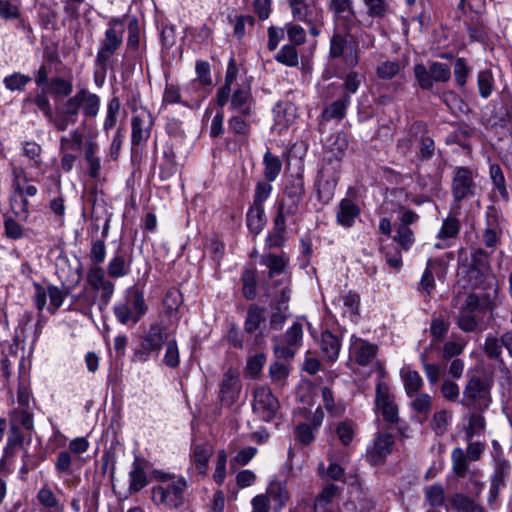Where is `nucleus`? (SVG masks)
Here are the masks:
<instances>
[{
  "label": "nucleus",
  "mask_w": 512,
  "mask_h": 512,
  "mask_svg": "<svg viewBox=\"0 0 512 512\" xmlns=\"http://www.w3.org/2000/svg\"><path fill=\"white\" fill-rule=\"evenodd\" d=\"M240 69L234 57L228 61L224 84L215 95L216 105L223 108L229 103V111L241 114H256L251 83L247 79L238 82Z\"/></svg>",
  "instance_id": "f257e3e1"
},
{
  "label": "nucleus",
  "mask_w": 512,
  "mask_h": 512,
  "mask_svg": "<svg viewBox=\"0 0 512 512\" xmlns=\"http://www.w3.org/2000/svg\"><path fill=\"white\" fill-rule=\"evenodd\" d=\"M100 108V96L87 88H81L57 108L53 125L58 131H65L70 125L77 123L80 113L86 119H94Z\"/></svg>",
  "instance_id": "f03ea898"
},
{
  "label": "nucleus",
  "mask_w": 512,
  "mask_h": 512,
  "mask_svg": "<svg viewBox=\"0 0 512 512\" xmlns=\"http://www.w3.org/2000/svg\"><path fill=\"white\" fill-rule=\"evenodd\" d=\"M187 481L182 476L163 475L160 484L151 488V500L156 506L178 509L185 501Z\"/></svg>",
  "instance_id": "7ed1b4c3"
},
{
  "label": "nucleus",
  "mask_w": 512,
  "mask_h": 512,
  "mask_svg": "<svg viewBox=\"0 0 512 512\" xmlns=\"http://www.w3.org/2000/svg\"><path fill=\"white\" fill-rule=\"evenodd\" d=\"M341 170V158L335 154H329L322 160L316 179L318 199L328 203L334 195Z\"/></svg>",
  "instance_id": "20e7f679"
},
{
  "label": "nucleus",
  "mask_w": 512,
  "mask_h": 512,
  "mask_svg": "<svg viewBox=\"0 0 512 512\" xmlns=\"http://www.w3.org/2000/svg\"><path fill=\"white\" fill-rule=\"evenodd\" d=\"M147 310L144 293L136 286L128 288L124 301L115 304L113 308L117 321L123 325L138 323Z\"/></svg>",
  "instance_id": "39448f33"
},
{
  "label": "nucleus",
  "mask_w": 512,
  "mask_h": 512,
  "mask_svg": "<svg viewBox=\"0 0 512 512\" xmlns=\"http://www.w3.org/2000/svg\"><path fill=\"white\" fill-rule=\"evenodd\" d=\"M124 26V20L121 18H112L109 21L96 55V63L101 67H106L112 56L121 47Z\"/></svg>",
  "instance_id": "423d86ee"
},
{
  "label": "nucleus",
  "mask_w": 512,
  "mask_h": 512,
  "mask_svg": "<svg viewBox=\"0 0 512 512\" xmlns=\"http://www.w3.org/2000/svg\"><path fill=\"white\" fill-rule=\"evenodd\" d=\"M329 55L332 58H343L349 67H355L360 61V49L357 47L355 35L351 32L334 33L330 39Z\"/></svg>",
  "instance_id": "0eeeda50"
},
{
  "label": "nucleus",
  "mask_w": 512,
  "mask_h": 512,
  "mask_svg": "<svg viewBox=\"0 0 512 512\" xmlns=\"http://www.w3.org/2000/svg\"><path fill=\"white\" fill-rule=\"evenodd\" d=\"M476 174L468 167H456L451 181V192L455 202L460 203L476 196L478 184Z\"/></svg>",
  "instance_id": "6e6552de"
},
{
  "label": "nucleus",
  "mask_w": 512,
  "mask_h": 512,
  "mask_svg": "<svg viewBox=\"0 0 512 512\" xmlns=\"http://www.w3.org/2000/svg\"><path fill=\"white\" fill-rule=\"evenodd\" d=\"M375 409L384 421L389 424H396L399 421V408L390 386L379 379L375 388Z\"/></svg>",
  "instance_id": "1a4fd4ad"
},
{
  "label": "nucleus",
  "mask_w": 512,
  "mask_h": 512,
  "mask_svg": "<svg viewBox=\"0 0 512 512\" xmlns=\"http://www.w3.org/2000/svg\"><path fill=\"white\" fill-rule=\"evenodd\" d=\"M303 327L299 322H294L288 328L284 336L273 339V351L279 359H291L302 346Z\"/></svg>",
  "instance_id": "9d476101"
},
{
  "label": "nucleus",
  "mask_w": 512,
  "mask_h": 512,
  "mask_svg": "<svg viewBox=\"0 0 512 512\" xmlns=\"http://www.w3.org/2000/svg\"><path fill=\"white\" fill-rule=\"evenodd\" d=\"M102 266H90L87 271V283L91 289L99 294L100 308L106 307L115 292V283Z\"/></svg>",
  "instance_id": "9b49d317"
},
{
  "label": "nucleus",
  "mask_w": 512,
  "mask_h": 512,
  "mask_svg": "<svg viewBox=\"0 0 512 512\" xmlns=\"http://www.w3.org/2000/svg\"><path fill=\"white\" fill-rule=\"evenodd\" d=\"M414 75L422 89L430 90L434 82H447L451 78V70L447 64L441 62H432L428 68L423 64H416Z\"/></svg>",
  "instance_id": "f8f14e48"
},
{
  "label": "nucleus",
  "mask_w": 512,
  "mask_h": 512,
  "mask_svg": "<svg viewBox=\"0 0 512 512\" xmlns=\"http://www.w3.org/2000/svg\"><path fill=\"white\" fill-rule=\"evenodd\" d=\"M154 118L149 110L142 108L131 119V143L132 146H143L151 135Z\"/></svg>",
  "instance_id": "ddd939ff"
},
{
  "label": "nucleus",
  "mask_w": 512,
  "mask_h": 512,
  "mask_svg": "<svg viewBox=\"0 0 512 512\" xmlns=\"http://www.w3.org/2000/svg\"><path fill=\"white\" fill-rule=\"evenodd\" d=\"M330 10L333 13L335 25L344 32H352L358 19L351 0H331Z\"/></svg>",
  "instance_id": "4468645a"
},
{
  "label": "nucleus",
  "mask_w": 512,
  "mask_h": 512,
  "mask_svg": "<svg viewBox=\"0 0 512 512\" xmlns=\"http://www.w3.org/2000/svg\"><path fill=\"white\" fill-rule=\"evenodd\" d=\"M462 403L467 407L481 408L489 404V389L480 377H472L463 391Z\"/></svg>",
  "instance_id": "2eb2a0df"
},
{
  "label": "nucleus",
  "mask_w": 512,
  "mask_h": 512,
  "mask_svg": "<svg viewBox=\"0 0 512 512\" xmlns=\"http://www.w3.org/2000/svg\"><path fill=\"white\" fill-rule=\"evenodd\" d=\"M279 408L278 400L272 394L270 388L259 387L254 392L253 410L262 420L270 421L274 418Z\"/></svg>",
  "instance_id": "dca6fc26"
},
{
  "label": "nucleus",
  "mask_w": 512,
  "mask_h": 512,
  "mask_svg": "<svg viewBox=\"0 0 512 512\" xmlns=\"http://www.w3.org/2000/svg\"><path fill=\"white\" fill-rule=\"evenodd\" d=\"M360 304V295L353 290L343 292L333 301V305L342 317L353 323H357L360 319Z\"/></svg>",
  "instance_id": "f3484780"
},
{
  "label": "nucleus",
  "mask_w": 512,
  "mask_h": 512,
  "mask_svg": "<svg viewBox=\"0 0 512 512\" xmlns=\"http://www.w3.org/2000/svg\"><path fill=\"white\" fill-rule=\"evenodd\" d=\"M329 465L325 468L324 463L318 465V473L322 478H328L334 481L343 480L345 469L348 463V454L344 451H332L328 453Z\"/></svg>",
  "instance_id": "a211bd4d"
},
{
  "label": "nucleus",
  "mask_w": 512,
  "mask_h": 512,
  "mask_svg": "<svg viewBox=\"0 0 512 512\" xmlns=\"http://www.w3.org/2000/svg\"><path fill=\"white\" fill-rule=\"evenodd\" d=\"M133 256L121 248L116 249L110 257L106 272L110 278L120 279L130 275Z\"/></svg>",
  "instance_id": "6ab92c4d"
},
{
  "label": "nucleus",
  "mask_w": 512,
  "mask_h": 512,
  "mask_svg": "<svg viewBox=\"0 0 512 512\" xmlns=\"http://www.w3.org/2000/svg\"><path fill=\"white\" fill-rule=\"evenodd\" d=\"M241 383L239 373L235 369H228L220 384V400L226 405L234 404L239 398Z\"/></svg>",
  "instance_id": "aec40b11"
},
{
  "label": "nucleus",
  "mask_w": 512,
  "mask_h": 512,
  "mask_svg": "<svg viewBox=\"0 0 512 512\" xmlns=\"http://www.w3.org/2000/svg\"><path fill=\"white\" fill-rule=\"evenodd\" d=\"M350 354L362 366L369 364L377 355V345L370 343L356 335L350 339Z\"/></svg>",
  "instance_id": "412c9836"
},
{
  "label": "nucleus",
  "mask_w": 512,
  "mask_h": 512,
  "mask_svg": "<svg viewBox=\"0 0 512 512\" xmlns=\"http://www.w3.org/2000/svg\"><path fill=\"white\" fill-rule=\"evenodd\" d=\"M255 122L256 114L232 113L227 121L228 132L241 140H247Z\"/></svg>",
  "instance_id": "4be33fe9"
},
{
  "label": "nucleus",
  "mask_w": 512,
  "mask_h": 512,
  "mask_svg": "<svg viewBox=\"0 0 512 512\" xmlns=\"http://www.w3.org/2000/svg\"><path fill=\"white\" fill-rule=\"evenodd\" d=\"M14 191L21 196L20 201L15 198L11 199V208L15 216L20 220H26L28 217V201L25 197H33L37 194L38 189L32 184L22 183L19 188H14Z\"/></svg>",
  "instance_id": "5701e85b"
},
{
  "label": "nucleus",
  "mask_w": 512,
  "mask_h": 512,
  "mask_svg": "<svg viewBox=\"0 0 512 512\" xmlns=\"http://www.w3.org/2000/svg\"><path fill=\"white\" fill-rule=\"evenodd\" d=\"M265 495L268 496L269 501L273 502L274 512H281L291 498L286 481L280 480L271 481Z\"/></svg>",
  "instance_id": "b1692460"
},
{
  "label": "nucleus",
  "mask_w": 512,
  "mask_h": 512,
  "mask_svg": "<svg viewBox=\"0 0 512 512\" xmlns=\"http://www.w3.org/2000/svg\"><path fill=\"white\" fill-rule=\"evenodd\" d=\"M184 107L191 110L199 109L208 96V89L199 82L190 80L183 87Z\"/></svg>",
  "instance_id": "393cba45"
},
{
  "label": "nucleus",
  "mask_w": 512,
  "mask_h": 512,
  "mask_svg": "<svg viewBox=\"0 0 512 512\" xmlns=\"http://www.w3.org/2000/svg\"><path fill=\"white\" fill-rule=\"evenodd\" d=\"M360 207L349 198H343L336 212V221L343 228H351L360 216Z\"/></svg>",
  "instance_id": "a878e982"
},
{
  "label": "nucleus",
  "mask_w": 512,
  "mask_h": 512,
  "mask_svg": "<svg viewBox=\"0 0 512 512\" xmlns=\"http://www.w3.org/2000/svg\"><path fill=\"white\" fill-rule=\"evenodd\" d=\"M408 398L410 400L409 407L418 418L419 422L422 423L426 421L433 407L432 396L421 391L416 394H412Z\"/></svg>",
  "instance_id": "bb28decb"
},
{
  "label": "nucleus",
  "mask_w": 512,
  "mask_h": 512,
  "mask_svg": "<svg viewBox=\"0 0 512 512\" xmlns=\"http://www.w3.org/2000/svg\"><path fill=\"white\" fill-rule=\"evenodd\" d=\"M39 505L46 512H64L65 504L54 493L48 483H44L36 494Z\"/></svg>",
  "instance_id": "cd10ccee"
},
{
  "label": "nucleus",
  "mask_w": 512,
  "mask_h": 512,
  "mask_svg": "<svg viewBox=\"0 0 512 512\" xmlns=\"http://www.w3.org/2000/svg\"><path fill=\"white\" fill-rule=\"evenodd\" d=\"M146 466L147 463L145 459L135 457L132 463V469L129 472L130 492H139L148 484Z\"/></svg>",
  "instance_id": "c85d7f7f"
},
{
  "label": "nucleus",
  "mask_w": 512,
  "mask_h": 512,
  "mask_svg": "<svg viewBox=\"0 0 512 512\" xmlns=\"http://www.w3.org/2000/svg\"><path fill=\"white\" fill-rule=\"evenodd\" d=\"M320 349L322 358L328 362L334 363L340 353V339L329 330H325L321 334Z\"/></svg>",
  "instance_id": "c756f323"
},
{
  "label": "nucleus",
  "mask_w": 512,
  "mask_h": 512,
  "mask_svg": "<svg viewBox=\"0 0 512 512\" xmlns=\"http://www.w3.org/2000/svg\"><path fill=\"white\" fill-rule=\"evenodd\" d=\"M165 339L163 328L157 324L151 325L141 341V348L147 354L160 351Z\"/></svg>",
  "instance_id": "7c9ffc66"
},
{
  "label": "nucleus",
  "mask_w": 512,
  "mask_h": 512,
  "mask_svg": "<svg viewBox=\"0 0 512 512\" xmlns=\"http://www.w3.org/2000/svg\"><path fill=\"white\" fill-rule=\"evenodd\" d=\"M212 453V447L208 443L197 444L193 447L191 461L200 475H206Z\"/></svg>",
  "instance_id": "2f4dec72"
},
{
  "label": "nucleus",
  "mask_w": 512,
  "mask_h": 512,
  "mask_svg": "<svg viewBox=\"0 0 512 512\" xmlns=\"http://www.w3.org/2000/svg\"><path fill=\"white\" fill-rule=\"evenodd\" d=\"M294 20L310 22L319 10L309 0H287Z\"/></svg>",
  "instance_id": "473e14b6"
},
{
  "label": "nucleus",
  "mask_w": 512,
  "mask_h": 512,
  "mask_svg": "<svg viewBox=\"0 0 512 512\" xmlns=\"http://www.w3.org/2000/svg\"><path fill=\"white\" fill-rule=\"evenodd\" d=\"M400 377L407 397L422 391L424 381L419 372L413 370L410 366H404L400 369Z\"/></svg>",
  "instance_id": "72a5a7b5"
},
{
  "label": "nucleus",
  "mask_w": 512,
  "mask_h": 512,
  "mask_svg": "<svg viewBox=\"0 0 512 512\" xmlns=\"http://www.w3.org/2000/svg\"><path fill=\"white\" fill-rule=\"evenodd\" d=\"M121 113L122 105L120 99L116 96L111 97L106 104L105 117L102 125L106 136H109V132L116 128Z\"/></svg>",
  "instance_id": "f704fd0d"
},
{
  "label": "nucleus",
  "mask_w": 512,
  "mask_h": 512,
  "mask_svg": "<svg viewBox=\"0 0 512 512\" xmlns=\"http://www.w3.org/2000/svg\"><path fill=\"white\" fill-rule=\"evenodd\" d=\"M339 487L333 483L326 484L315 498V512H330L333 500L339 495Z\"/></svg>",
  "instance_id": "c9c22d12"
},
{
  "label": "nucleus",
  "mask_w": 512,
  "mask_h": 512,
  "mask_svg": "<svg viewBox=\"0 0 512 512\" xmlns=\"http://www.w3.org/2000/svg\"><path fill=\"white\" fill-rule=\"evenodd\" d=\"M351 100L348 95H342L339 99L324 108L321 116L325 121L342 120L346 115L347 107Z\"/></svg>",
  "instance_id": "e433bc0d"
},
{
  "label": "nucleus",
  "mask_w": 512,
  "mask_h": 512,
  "mask_svg": "<svg viewBox=\"0 0 512 512\" xmlns=\"http://www.w3.org/2000/svg\"><path fill=\"white\" fill-rule=\"evenodd\" d=\"M248 229L255 235L259 234L266 223L264 206L252 204L246 214Z\"/></svg>",
  "instance_id": "4c0bfd02"
},
{
  "label": "nucleus",
  "mask_w": 512,
  "mask_h": 512,
  "mask_svg": "<svg viewBox=\"0 0 512 512\" xmlns=\"http://www.w3.org/2000/svg\"><path fill=\"white\" fill-rule=\"evenodd\" d=\"M393 437L389 434H380L376 437L373 447L370 450V456L378 462L382 458L386 457L392 451Z\"/></svg>",
  "instance_id": "58836bf2"
},
{
  "label": "nucleus",
  "mask_w": 512,
  "mask_h": 512,
  "mask_svg": "<svg viewBox=\"0 0 512 512\" xmlns=\"http://www.w3.org/2000/svg\"><path fill=\"white\" fill-rule=\"evenodd\" d=\"M265 321V309L251 304L247 309L246 319L244 321V330L247 333H254Z\"/></svg>",
  "instance_id": "ea45409f"
},
{
  "label": "nucleus",
  "mask_w": 512,
  "mask_h": 512,
  "mask_svg": "<svg viewBox=\"0 0 512 512\" xmlns=\"http://www.w3.org/2000/svg\"><path fill=\"white\" fill-rule=\"evenodd\" d=\"M263 175L265 180L273 182L279 176L282 169V162L280 158L272 154L269 150L263 156Z\"/></svg>",
  "instance_id": "a19ab883"
},
{
  "label": "nucleus",
  "mask_w": 512,
  "mask_h": 512,
  "mask_svg": "<svg viewBox=\"0 0 512 512\" xmlns=\"http://www.w3.org/2000/svg\"><path fill=\"white\" fill-rule=\"evenodd\" d=\"M242 294L247 300L257 296V272L254 268H246L241 275Z\"/></svg>",
  "instance_id": "79ce46f5"
},
{
  "label": "nucleus",
  "mask_w": 512,
  "mask_h": 512,
  "mask_svg": "<svg viewBox=\"0 0 512 512\" xmlns=\"http://www.w3.org/2000/svg\"><path fill=\"white\" fill-rule=\"evenodd\" d=\"M305 192L304 179L302 176L293 178L285 187L284 195L287 203H295L298 208L299 202L301 201Z\"/></svg>",
  "instance_id": "37998d69"
},
{
  "label": "nucleus",
  "mask_w": 512,
  "mask_h": 512,
  "mask_svg": "<svg viewBox=\"0 0 512 512\" xmlns=\"http://www.w3.org/2000/svg\"><path fill=\"white\" fill-rule=\"evenodd\" d=\"M274 59L278 63L291 68L297 67L300 60L296 46L292 44L283 45L274 56Z\"/></svg>",
  "instance_id": "c03bdc74"
},
{
  "label": "nucleus",
  "mask_w": 512,
  "mask_h": 512,
  "mask_svg": "<svg viewBox=\"0 0 512 512\" xmlns=\"http://www.w3.org/2000/svg\"><path fill=\"white\" fill-rule=\"evenodd\" d=\"M461 310L477 313L480 315L486 313L487 311L493 310V304L491 301L487 299H481L476 294H470L465 299L464 305L461 307Z\"/></svg>",
  "instance_id": "a18cd8bd"
},
{
  "label": "nucleus",
  "mask_w": 512,
  "mask_h": 512,
  "mask_svg": "<svg viewBox=\"0 0 512 512\" xmlns=\"http://www.w3.org/2000/svg\"><path fill=\"white\" fill-rule=\"evenodd\" d=\"M74 458L67 450L60 451L55 459L54 466L58 478L62 479L73 473Z\"/></svg>",
  "instance_id": "49530a36"
},
{
  "label": "nucleus",
  "mask_w": 512,
  "mask_h": 512,
  "mask_svg": "<svg viewBox=\"0 0 512 512\" xmlns=\"http://www.w3.org/2000/svg\"><path fill=\"white\" fill-rule=\"evenodd\" d=\"M21 12L20 0H0V19L6 22L20 20Z\"/></svg>",
  "instance_id": "de8ad7c7"
},
{
  "label": "nucleus",
  "mask_w": 512,
  "mask_h": 512,
  "mask_svg": "<svg viewBox=\"0 0 512 512\" xmlns=\"http://www.w3.org/2000/svg\"><path fill=\"white\" fill-rule=\"evenodd\" d=\"M11 424L21 425L25 430H34L33 408H15L11 413Z\"/></svg>",
  "instance_id": "09e8293b"
},
{
  "label": "nucleus",
  "mask_w": 512,
  "mask_h": 512,
  "mask_svg": "<svg viewBox=\"0 0 512 512\" xmlns=\"http://www.w3.org/2000/svg\"><path fill=\"white\" fill-rule=\"evenodd\" d=\"M425 501L433 508L442 507L445 503V490L441 484H432L424 488Z\"/></svg>",
  "instance_id": "8fccbe9b"
},
{
  "label": "nucleus",
  "mask_w": 512,
  "mask_h": 512,
  "mask_svg": "<svg viewBox=\"0 0 512 512\" xmlns=\"http://www.w3.org/2000/svg\"><path fill=\"white\" fill-rule=\"evenodd\" d=\"M83 134L77 130H71L68 135L60 138L61 152L80 151L83 144Z\"/></svg>",
  "instance_id": "3c124183"
},
{
  "label": "nucleus",
  "mask_w": 512,
  "mask_h": 512,
  "mask_svg": "<svg viewBox=\"0 0 512 512\" xmlns=\"http://www.w3.org/2000/svg\"><path fill=\"white\" fill-rule=\"evenodd\" d=\"M261 264L268 268V276L274 277L284 272L287 261L283 256L269 253L262 257Z\"/></svg>",
  "instance_id": "603ef678"
},
{
  "label": "nucleus",
  "mask_w": 512,
  "mask_h": 512,
  "mask_svg": "<svg viewBox=\"0 0 512 512\" xmlns=\"http://www.w3.org/2000/svg\"><path fill=\"white\" fill-rule=\"evenodd\" d=\"M452 413L448 410H440L434 413L430 427L436 435H444L450 425Z\"/></svg>",
  "instance_id": "864d4df0"
},
{
  "label": "nucleus",
  "mask_w": 512,
  "mask_h": 512,
  "mask_svg": "<svg viewBox=\"0 0 512 512\" xmlns=\"http://www.w3.org/2000/svg\"><path fill=\"white\" fill-rule=\"evenodd\" d=\"M42 148L35 141H26L22 144V155L25 156L31 167L39 168L42 164Z\"/></svg>",
  "instance_id": "5fc2aeb1"
},
{
  "label": "nucleus",
  "mask_w": 512,
  "mask_h": 512,
  "mask_svg": "<svg viewBox=\"0 0 512 512\" xmlns=\"http://www.w3.org/2000/svg\"><path fill=\"white\" fill-rule=\"evenodd\" d=\"M393 241L399 245L401 250L409 251L415 243V235L410 227L397 226Z\"/></svg>",
  "instance_id": "6e6d98bb"
},
{
  "label": "nucleus",
  "mask_w": 512,
  "mask_h": 512,
  "mask_svg": "<svg viewBox=\"0 0 512 512\" xmlns=\"http://www.w3.org/2000/svg\"><path fill=\"white\" fill-rule=\"evenodd\" d=\"M480 321L479 314L460 309L457 325L464 332H474L478 329Z\"/></svg>",
  "instance_id": "4d7b16f0"
},
{
  "label": "nucleus",
  "mask_w": 512,
  "mask_h": 512,
  "mask_svg": "<svg viewBox=\"0 0 512 512\" xmlns=\"http://www.w3.org/2000/svg\"><path fill=\"white\" fill-rule=\"evenodd\" d=\"M73 91V84L70 80L62 77H54L49 82V93L54 97H67Z\"/></svg>",
  "instance_id": "13d9d810"
},
{
  "label": "nucleus",
  "mask_w": 512,
  "mask_h": 512,
  "mask_svg": "<svg viewBox=\"0 0 512 512\" xmlns=\"http://www.w3.org/2000/svg\"><path fill=\"white\" fill-rule=\"evenodd\" d=\"M183 89L174 83H166L162 103L164 105L181 104L184 106Z\"/></svg>",
  "instance_id": "bf43d9fd"
},
{
  "label": "nucleus",
  "mask_w": 512,
  "mask_h": 512,
  "mask_svg": "<svg viewBox=\"0 0 512 512\" xmlns=\"http://www.w3.org/2000/svg\"><path fill=\"white\" fill-rule=\"evenodd\" d=\"M31 81V77L20 72H14L3 79L5 88L11 92L23 91Z\"/></svg>",
  "instance_id": "052dcab7"
},
{
  "label": "nucleus",
  "mask_w": 512,
  "mask_h": 512,
  "mask_svg": "<svg viewBox=\"0 0 512 512\" xmlns=\"http://www.w3.org/2000/svg\"><path fill=\"white\" fill-rule=\"evenodd\" d=\"M452 468L458 477H464L468 470L467 456L460 447L454 448L451 453Z\"/></svg>",
  "instance_id": "680f3d73"
},
{
  "label": "nucleus",
  "mask_w": 512,
  "mask_h": 512,
  "mask_svg": "<svg viewBox=\"0 0 512 512\" xmlns=\"http://www.w3.org/2000/svg\"><path fill=\"white\" fill-rule=\"evenodd\" d=\"M298 208L295 203H287L286 200H282L278 206L277 214L273 220V224L283 226L287 229V219L297 212Z\"/></svg>",
  "instance_id": "e2e57ef3"
},
{
  "label": "nucleus",
  "mask_w": 512,
  "mask_h": 512,
  "mask_svg": "<svg viewBox=\"0 0 512 512\" xmlns=\"http://www.w3.org/2000/svg\"><path fill=\"white\" fill-rule=\"evenodd\" d=\"M489 173L494 188L498 191L502 198L508 199V191L506 188L505 177L503 175L501 167L498 164H492L490 166Z\"/></svg>",
  "instance_id": "0e129e2a"
},
{
  "label": "nucleus",
  "mask_w": 512,
  "mask_h": 512,
  "mask_svg": "<svg viewBox=\"0 0 512 512\" xmlns=\"http://www.w3.org/2000/svg\"><path fill=\"white\" fill-rule=\"evenodd\" d=\"M286 34L289 44L295 46H301L306 42V31L305 29L296 23L288 22L285 24Z\"/></svg>",
  "instance_id": "69168bd1"
},
{
  "label": "nucleus",
  "mask_w": 512,
  "mask_h": 512,
  "mask_svg": "<svg viewBox=\"0 0 512 512\" xmlns=\"http://www.w3.org/2000/svg\"><path fill=\"white\" fill-rule=\"evenodd\" d=\"M477 84L479 89V94L483 98H488L493 91L494 87V78L493 74L490 70H483L478 73Z\"/></svg>",
  "instance_id": "338daca9"
},
{
  "label": "nucleus",
  "mask_w": 512,
  "mask_h": 512,
  "mask_svg": "<svg viewBox=\"0 0 512 512\" xmlns=\"http://www.w3.org/2000/svg\"><path fill=\"white\" fill-rule=\"evenodd\" d=\"M106 254L107 250L104 239H97L92 241L89 252V259L92 264L91 266H101V264L105 261Z\"/></svg>",
  "instance_id": "774afa93"
}]
</instances>
